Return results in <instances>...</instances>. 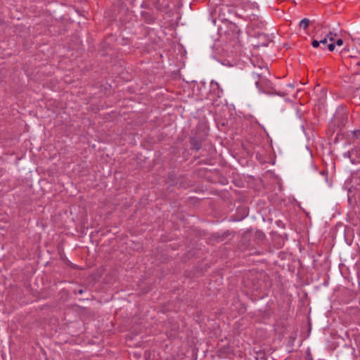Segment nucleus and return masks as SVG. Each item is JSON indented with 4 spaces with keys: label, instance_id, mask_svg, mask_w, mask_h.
<instances>
[{
    "label": "nucleus",
    "instance_id": "nucleus-17",
    "mask_svg": "<svg viewBox=\"0 0 360 360\" xmlns=\"http://www.w3.org/2000/svg\"><path fill=\"white\" fill-rule=\"evenodd\" d=\"M358 246H359V255H360V245L359 244Z\"/></svg>",
    "mask_w": 360,
    "mask_h": 360
},
{
    "label": "nucleus",
    "instance_id": "nucleus-6",
    "mask_svg": "<svg viewBox=\"0 0 360 360\" xmlns=\"http://www.w3.org/2000/svg\"><path fill=\"white\" fill-rule=\"evenodd\" d=\"M213 236L216 238V240L218 242L223 241L225 239V237L224 236L223 234H217V233H216L215 235H213Z\"/></svg>",
    "mask_w": 360,
    "mask_h": 360
},
{
    "label": "nucleus",
    "instance_id": "nucleus-8",
    "mask_svg": "<svg viewBox=\"0 0 360 360\" xmlns=\"http://www.w3.org/2000/svg\"><path fill=\"white\" fill-rule=\"evenodd\" d=\"M319 44H320V41H318V40H313L311 42V45L314 48L319 47Z\"/></svg>",
    "mask_w": 360,
    "mask_h": 360
},
{
    "label": "nucleus",
    "instance_id": "nucleus-9",
    "mask_svg": "<svg viewBox=\"0 0 360 360\" xmlns=\"http://www.w3.org/2000/svg\"><path fill=\"white\" fill-rule=\"evenodd\" d=\"M306 360H313L312 355L309 349L307 351Z\"/></svg>",
    "mask_w": 360,
    "mask_h": 360
},
{
    "label": "nucleus",
    "instance_id": "nucleus-18",
    "mask_svg": "<svg viewBox=\"0 0 360 360\" xmlns=\"http://www.w3.org/2000/svg\"><path fill=\"white\" fill-rule=\"evenodd\" d=\"M311 167L316 170V167L315 166H314L313 165H311Z\"/></svg>",
    "mask_w": 360,
    "mask_h": 360
},
{
    "label": "nucleus",
    "instance_id": "nucleus-1",
    "mask_svg": "<svg viewBox=\"0 0 360 360\" xmlns=\"http://www.w3.org/2000/svg\"><path fill=\"white\" fill-rule=\"evenodd\" d=\"M207 135L202 131L193 132L192 131L189 140L191 148L198 151L201 149L202 143L205 141Z\"/></svg>",
    "mask_w": 360,
    "mask_h": 360
},
{
    "label": "nucleus",
    "instance_id": "nucleus-4",
    "mask_svg": "<svg viewBox=\"0 0 360 360\" xmlns=\"http://www.w3.org/2000/svg\"><path fill=\"white\" fill-rule=\"evenodd\" d=\"M169 178L171 179V181H172V185H178L179 184L180 186H184V182L183 179H184V176H179V177L176 176L174 174H170Z\"/></svg>",
    "mask_w": 360,
    "mask_h": 360
},
{
    "label": "nucleus",
    "instance_id": "nucleus-5",
    "mask_svg": "<svg viewBox=\"0 0 360 360\" xmlns=\"http://www.w3.org/2000/svg\"><path fill=\"white\" fill-rule=\"evenodd\" d=\"M309 25V20L307 18H304L300 22V26L304 29H307Z\"/></svg>",
    "mask_w": 360,
    "mask_h": 360
},
{
    "label": "nucleus",
    "instance_id": "nucleus-15",
    "mask_svg": "<svg viewBox=\"0 0 360 360\" xmlns=\"http://www.w3.org/2000/svg\"><path fill=\"white\" fill-rule=\"evenodd\" d=\"M339 135H340V133L338 132L337 134H336V136L334 139V142L335 143H337L338 141V139H339Z\"/></svg>",
    "mask_w": 360,
    "mask_h": 360
},
{
    "label": "nucleus",
    "instance_id": "nucleus-10",
    "mask_svg": "<svg viewBox=\"0 0 360 360\" xmlns=\"http://www.w3.org/2000/svg\"><path fill=\"white\" fill-rule=\"evenodd\" d=\"M256 236L257 237H261V238H264V234L262 233V231H257L256 232Z\"/></svg>",
    "mask_w": 360,
    "mask_h": 360
},
{
    "label": "nucleus",
    "instance_id": "nucleus-14",
    "mask_svg": "<svg viewBox=\"0 0 360 360\" xmlns=\"http://www.w3.org/2000/svg\"><path fill=\"white\" fill-rule=\"evenodd\" d=\"M341 120H342V127L345 126V120H347V118L344 115L341 117Z\"/></svg>",
    "mask_w": 360,
    "mask_h": 360
},
{
    "label": "nucleus",
    "instance_id": "nucleus-16",
    "mask_svg": "<svg viewBox=\"0 0 360 360\" xmlns=\"http://www.w3.org/2000/svg\"><path fill=\"white\" fill-rule=\"evenodd\" d=\"M84 292V290L82 289H80L79 291H78V293L79 294H82Z\"/></svg>",
    "mask_w": 360,
    "mask_h": 360
},
{
    "label": "nucleus",
    "instance_id": "nucleus-2",
    "mask_svg": "<svg viewBox=\"0 0 360 360\" xmlns=\"http://www.w3.org/2000/svg\"><path fill=\"white\" fill-rule=\"evenodd\" d=\"M231 340L225 338L224 339L220 340L217 344V355L221 358L227 356L233 352V348L230 345Z\"/></svg>",
    "mask_w": 360,
    "mask_h": 360
},
{
    "label": "nucleus",
    "instance_id": "nucleus-3",
    "mask_svg": "<svg viewBox=\"0 0 360 360\" xmlns=\"http://www.w3.org/2000/svg\"><path fill=\"white\" fill-rule=\"evenodd\" d=\"M335 36L336 34L330 32L323 39L319 40L320 44L323 45L328 44L329 51H333L335 48V44L333 43Z\"/></svg>",
    "mask_w": 360,
    "mask_h": 360
},
{
    "label": "nucleus",
    "instance_id": "nucleus-7",
    "mask_svg": "<svg viewBox=\"0 0 360 360\" xmlns=\"http://www.w3.org/2000/svg\"><path fill=\"white\" fill-rule=\"evenodd\" d=\"M352 134H353V137L354 139L360 138V130L359 129L354 130L352 131Z\"/></svg>",
    "mask_w": 360,
    "mask_h": 360
},
{
    "label": "nucleus",
    "instance_id": "nucleus-11",
    "mask_svg": "<svg viewBox=\"0 0 360 360\" xmlns=\"http://www.w3.org/2000/svg\"><path fill=\"white\" fill-rule=\"evenodd\" d=\"M224 236L226 238H227L229 236H230L231 234V233L228 230L226 231H224L223 233Z\"/></svg>",
    "mask_w": 360,
    "mask_h": 360
},
{
    "label": "nucleus",
    "instance_id": "nucleus-13",
    "mask_svg": "<svg viewBox=\"0 0 360 360\" xmlns=\"http://www.w3.org/2000/svg\"><path fill=\"white\" fill-rule=\"evenodd\" d=\"M344 156L345 158H351V152L350 151H347V152L345 153H344Z\"/></svg>",
    "mask_w": 360,
    "mask_h": 360
},
{
    "label": "nucleus",
    "instance_id": "nucleus-12",
    "mask_svg": "<svg viewBox=\"0 0 360 360\" xmlns=\"http://www.w3.org/2000/svg\"><path fill=\"white\" fill-rule=\"evenodd\" d=\"M336 44L340 46L343 44V41L341 39H339L336 41Z\"/></svg>",
    "mask_w": 360,
    "mask_h": 360
}]
</instances>
